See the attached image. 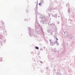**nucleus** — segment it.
<instances>
[{"label": "nucleus", "mask_w": 75, "mask_h": 75, "mask_svg": "<svg viewBox=\"0 0 75 75\" xmlns=\"http://www.w3.org/2000/svg\"><path fill=\"white\" fill-rule=\"evenodd\" d=\"M49 41L50 42V44H52V45H54V42H52V40H51V39H50L49 40Z\"/></svg>", "instance_id": "1"}, {"label": "nucleus", "mask_w": 75, "mask_h": 75, "mask_svg": "<svg viewBox=\"0 0 75 75\" xmlns=\"http://www.w3.org/2000/svg\"><path fill=\"white\" fill-rule=\"evenodd\" d=\"M35 48L37 50H38L39 48H38V47H35Z\"/></svg>", "instance_id": "2"}, {"label": "nucleus", "mask_w": 75, "mask_h": 75, "mask_svg": "<svg viewBox=\"0 0 75 75\" xmlns=\"http://www.w3.org/2000/svg\"><path fill=\"white\" fill-rule=\"evenodd\" d=\"M39 6H41V3H40L39 4Z\"/></svg>", "instance_id": "3"}, {"label": "nucleus", "mask_w": 75, "mask_h": 75, "mask_svg": "<svg viewBox=\"0 0 75 75\" xmlns=\"http://www.w3.org/2000/svg\"><path fill=\"white\" fill-rule=\"evenodd\" d=\"M56 38V40H57V41H58V39L57 38Z\"/></svg>", "instance_id": "4"}, {"label": "nucleus", "mask_w": 75, "mask_h": 75, "mask_svg": "<svg viewBox=\"0 0 75 75\" xmlns=\"http://www.w3.org/2000/svg\"><path fill=\"white\" fill-rule=\"evenodd\" d=\"M42 16L41 18H42V16Z\"/></svg>", "instance_id": "5"}, {"label": "nucleus", "mask_w": 75, "mask_h": 75, "mask_svg": "<svg viewBox=\"0 0 75 75\" xmlns=\"http://www.w3.org/2000/svg\"><path fill=\"white\" fill-rule=\"evenodd\" d=\"M55 42H57L56 41H55Z\"/></svg>", "instance_id": "6"}, {"label": "nucleus", "mask_w": 75, "mask_h": 75, "mask_svg": "<svg viewBox=\"0 0 75 75\" xmlns=\"http://www.w3.org/2000/svg\"><path fill=\"white\" fill-rule=\"evenodd\" d=\"M54 38H55V37H54Z\"/></svg>", "instance_id": "7"}]
</instances>
